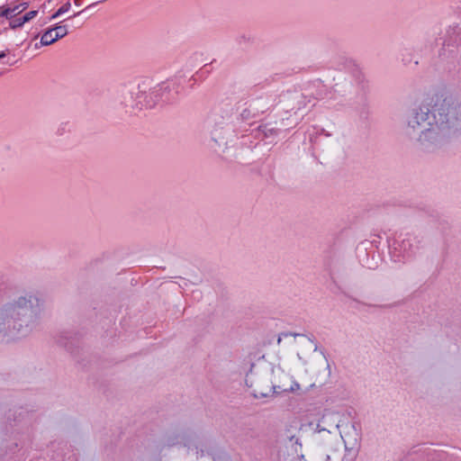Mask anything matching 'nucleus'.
<instances>
[{"label":"nucleus","instance_id":"1","mask_svg":"<svg viewBox=\"0 0 461 461\" xmlns=\"http://www.w3.org/2000/svg\"><path fill=\"white\" fill-rule=\"evenodd\" d=\"M404 132L424 152H435L461 132V101L451 95L433 94L412 108Z\"/></svg>","mask_w":461,"mask_h":461},{"label":"nucleus","instance_id":"2","mask_svg":"<svg viewBox=\"0 0 461 461\" xmlns=\"http://www.w3.org/2000/svg\"><path fill=\"white\" fill-rule=\"evenodd\" d=\"M43 302L36 293L25 292L0 308V340L29 337L39 326Z\"/></svg>","mask_w":461,"mask_h":461},{"label":"nucleus","instance_id":"3","mask_svg":"<svg viewBox=\"0 0 461 461\" xmlns=\"http://www.w3.org/2000/svg\"><path fill=\"white\" fill-rule=\"evenodd\" d=\"M167 83L149 87L147 84L124 86L120 90L122 104L126 107H152L159 97L169 92Z\"/></svg>","mask_w":461,"mask_h":461},{"label":"nucleus","instance_id":"4","mask_svg":"<svg viewBox=\"0 0 461 461\" xmlns=\"http://www.w3.org/2000/svg\"><path fill=\"white\" fill-rule=\"evenodd\" d=\"M274 366L264 358L251 365L245 382L256 398L267 397L274 393Z\"/></svg>","mask_w":461,"mask_h":461},{"label":"nucleus","instance_id":"5","mask_svg":"<svg viewBox=\"0 0 461 461\" xmlns=\"http://www.w3.org/2000/svg\"><path fill=\"white\" fill-rule=\"evenodd\" d=\"M297 426L287 428L285 431V438L277 452L276 461H307L302 453L303 445L298 433Z\"/></svg>","mask_w":461,"mask_h":461},{"label":"nucleus","instance_id":"6","mask_svg":"<svg viewBox=\"0 0 461 461\" xmlns=\"http://www.w3.org/2000/svg\"><path fill=\"white\" fill-rule=\"evenodd\" d=\"M336 429H339V433L341 440L344 443L345 451L348 455L355 456L360 447V432L357 429V426L353 422H342L337 424Z\"/></svg>","mask_w":461,"mask_h":461},{"label":"nucleus","instance_id":"7","mask_svg":"<svg viewBox=\"0 0 461 461\" xmlns=\"http://www.w3.org/2000/svg\"><path fill=\"white\" fill-rule=\"evenodd\" d=\"M285 337L292 336L294 340V349L296 350L297 357L303 365L311 362L312 354L317 350V342L303 334H284Z\"/></svg>","mask_w":461,"mask_h":461},{"label":"nucleus","instance_id":"8","mask_svg":"<svg viewBox=\"0 0 461 461\" xmlns=\"http://www.w3.org/2000/svg\"><path fill=\"white\" fill-rule=\"evenodd\" d=\"M273 373L274 393L280 392H295L300 390V384L293 379V376L285 373L286 364L283 363V366H274Z\"/></svg>","mask_w":461,"mask_h":461},{"label":"nucleus","instance_id":"9","mask_svg":"<svg viewBox=\"0 0 461 461\" xmlns=\"http://www.w3.org/2000/svg\"><path fill=\"white\" fill-rule=\"evenodd\" d=\"M309 411H317L320 416L315 429H336V425L339 424L337 422L339 412L333 407L313 406Z\"/></svg>","mask_w":461,"mask_h":461},{"label":"nucleus","instance_id":"10","mask_svg":"<svg viewBox=\"0 0 461 461\" xmlns=\"http://www.w3.org/2000/svg\"><path fill=\"white\" fill-rule=\"evenodd\" d=\"M312 440L316 445L330 449H332L334 445L339 442L336 430L330 429H315L312 433Z\"/></svg>","mask_w":461,"mask_h":461},{"label":"nucleus","instance_id":"11","mask_svg":"<svg viewBox=\"0 0 461 461\" xmlns=\"http://www.w3.org/2000/svg\"><path fill=\"white\" fill-rule=\"evenodd\" d=\"M26 8H27L26 3L15 5L12 7L2 8L1 15L5 16L8 19H11V18L14 17L15 15L23 12Z\"/></svg>","mask_w":461,"mask_h":461},{"label":"nucleus","instance_id":"12","mask_svg":"<svg viewBox=\"0 0 461 461\" xmlns=\"http://www.w3.org/2000/svg\"><path fill=\"white\" fill-rule=\"evenodd\" d=\"M58 41V38L54 32L53 28L47 30L41 38V44L43 46H48Z\"/></svg>","mask_w":461,"mask_h":461},{"label":"nucleus","instance_id":"13","mask_svg":"<svg viewBox=\"0 0 461 461\" xmlns=\"http://www.w3.org/2000/svg\"><path fill=\"white\" fill-rule=\"evenodd\" d=\"M212 140L219 146V147H225L227 144L226 138L221 135V133L215 131L212 132Z\"/></svg>","mask_w":461,"mask_h":461},{"label":"nucleus","instance_id":"14","mask_svg":"<svg viewBox=\"0 0 461 461\" xmlns=\"http://www.w3.org/2000/svg\"><path fill=\"white\" fill-rule=\"evenodd\" d=\"M70 7H71V5H70V3H69V2L65 3L61 7H59V8L58 9V11H57L55 14H52V16H51V18H50V19H51V20L57 19V18H58L59 16H60L61 14H65V13L68 12V11H69V9H70Z\"/></svg>","mask_w":461,"mask_h":461},{"label":"nucleus","instance_id":"15","mask_svg":"<svg viewBox=\"0 0 461 461\" xmlns=\"http://www.w3.org/2000/svg\"><path fill=\"white\" fill-rule=\"evenodd\" d=\"M53 30L58 40L63 38L68 34V28L66 25H57L53 27Z\"/></svg>","mask_w":461,"mask_h":461},{"label":"nucleus","instance_id":"16","mask_svg":"<svg viewBox=\"0 0 461 461\" xmlns=\"http://www.w3.org/2000/svg\"><path fill=\"white\" fill-rule=\"evenodd\" d=\"M37 14H38L37 11H30V12L26 13L22 17V23H27V22L32 20L37 15Z\"/></svg>","mask_w":461,"mask_h":461},{"label":"nucleus","instance_id":"17","mask_svg":"<svg viewBox=\"0 0 461 461\" xmlns=\"http://www.w3.org/2000/svg\"><path fill=\"white\" fill-rule=\"evenodd\" d=\"M25 23H22V17L14 19L10 22V27L12 29H17L22 27Z\"/></svg>","mask_w":461,"mask_h":461},{"label":"nucleus","instance_id":"18","mask_svg":"<svg viewBox=\"0 0 461 461\" xmlns=\"http://www.w3.org/2000/svg\"><path fill=\"white\" fill-rule=\"evenodd\" d=\"M4 57H5V53L4 51H1V52H0V59H2V58H4Z\"/></svg>","mask_w":461,"mask_h":461},{"label":"nucleus","instance_id":"19","mask_svg":"<svg viewBox=\"0 0 461 461\" xmlns=\"http://www.w3.org/2000/svg\"><path fill=\"white\" fill-rule=\"evenodd\" d=\"M74 3H75L76 5H80V1L79 0H75Z\"/></svg>","mask_w":461,"mask_h":461}]
</instances>
